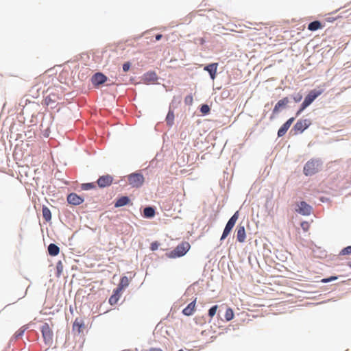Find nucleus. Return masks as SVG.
<instances>
[{"label":"nucleus","mask_w":351,"mask_h":351,"mask_svg":"<svg viewBox=\"0 0 351 351\" xmlns=\"http://www.w3.org/2000/svg\"><path fill=\"white\" fill-rule=\"evenodd\" d=\"M43 218L46 221H49L51 219V213L48 207L43 206L42 208Z\"/></svg>","instance_id":"4be33fe9"},{"label":"nucleus","mask_w":351,"mask_h":351,"mask_svg":"<svg viewBox=\"0 0 351 351\" xmlns=\"http://www.w3.org/2000/svg\"><path fill=\"white\" fill-rule=\"evenodd\" d=\"M289 102V99L287 97L282 98L279 100L275 105L273 109V114H276L279 112L281 108H285Z\"/></svg>","instance_id":"4468645a"},{"label":"nucleus","mask_w":351,"mask_h":351,"mask_svg":"<svg viewBox=\"0 0 351 351\" xmlns=\"http://www.w3.org/2000/svg\"><path fill=\"white\" fill-rule=\"evenodd\" d=\"M337 278L336 276H332L330 278H323L321 280V282H323V283H327V282H331L334 280H336Z\"/></svg>","instance_id":"2f4dec72"},{"label":"nucleus","mask_w":351,"mask_h":351,"mask_svg":"<svg viewBox=\"0 0 351 351\" xmlns=\"http://www.w3.org/2000/svg\"><path fill=\"white\" fill-rule=\"evenodd\" d=\"M185 103L191 104L193 102V97L191 95H188L185 97Z\"/></svg>","instance_id":"72a5a7b5"},{"label":"nucleus","mask_w":351,"mask_h":351,"mask_svg":"<svg viewBox=\"0 0 351 351\" xmlns=\"http://www.w3.org/2000/svg\"><path fill=\"white\" fill-rule=\"evenodd\" d=\"M239 218V211H237L228 220L221 237V241L225 239L232 231Z\"/></svg>","instance_id":"39448f33"},{"label":"nucleus","mask_w":351,"mask_h":351,"mask_svg":"<svg viewBox=\"0 0 351 351\" xmlns=\"http://www.w3.org/2000/svg\"><path fill=\"white\" fill-rule=\"evenodd\" d=\"M302 95L301 94H298L296 96L293 97V100L295 102H299L302 100Z\"/></svg>","instance_id":"f704fd0d"},{"label":"nucleus","mask_w":351,"mask_h":351,"mask_svg":"<svg viewBox=\"0 0 351 351\" xmlns=\"http://www.w3.org/2000/svg\"><path fill=\"white\" fill-rule=\"evenodd\" d=\"M200 110L203 114H207L210 111V108L208 105H202Z\"/></svg>","instance_id":"c756f323"},{"label":"nucleus","mask_w":351,"mask_h":351,"mask_svg":"<svg viewBox=\"0 0 351 351\" xmlns=\"http://www.w3.org/2000/svg\"><path fill=\"white\" fill-rule=\"evenodd\" d=\"M321 166L322 162L320 160L311 159L304 166V174L306 176H311L319 171Z\"/></svg>","instance_id":"f257e3e1"},{"label":"nucleus","mask_w":351,"mask_h":351,"mask_svg":"<svg viewBox=\"0 0 351 351\" xmlns=\"http://www.w3.org/2000/svg\"><path fill=\"white\" fill-rule=\"evenodd\" d=\"M295 120V118L294 117H291L290 119H289L280 128V129L278 130V137H282L283 136L286 132H287V130H289V128H290V126L291 125V124L293 123V122Z\"/></svg>","instance_id":"9b49d317"},{"label":"nucleus","mask_w":351,"mask_h":351,"mask_svg":"<svg viewBox=\"0 0 351 351\" xmlns=\"http://www.w3.org/2000/svg\"><path fill=\"white\" fill-rule=\"evenodd\" d=\"M130 68V63L129 62H125L123 64V70L124 72L128 71Z\"/></svg>","instance_id":"473e14b6"},{"label":"nucleus","mask_w":351,"mask_h":351,"mask_svg":"<svg viewBox=\"0 0 351 351\" xmlns=\"http://www.w3.org/2000/svg\"><path fill=\"white\" fill-rule=\"evenodd\" d=\"M67 202L72 205L77 206L84 202V199L75 193H70L67 196Z\"/></svg>","instance_id":"1a4fd4ad"},{"label":"nucleus","mask_w":351,"mask_h":351,"mask_svg":"<svg viewBox=\"0 0 351 351\" xmlns=\"http://www.w3.org/2000/svg\"><path fill=\"white\" fill-rule=\"evenodd\" d=\"M195 304H196L195 300H193V302H191V303H189L188 304V306L183 309V311H182L183 314L186 316H190V315H193L195 310Z\"/></svg>","instance_id":"f3484780"},{"label":"nucleus","mask_w":351,"mask_h":351,"mask_svg":"<svg viewBox=\"0 0 351 351\" xmlns=\"http://www.w3.org/2000/svg\"><path fill=\"white\" fill-rule=\"evenodd\" d=\"M130 199H129L128 197L122 196L116 201V202L114 204V206L116 208L121 207V206L128 204L130 203Z\"/></svg>","instance_id":"6ab92c4d"},{"label":"nucleus","mask_w":351,"mask_h":351,"mask_svg":"<svg viewBox=\"0 0 351 351\" xmlns=\"http://www.w3.org/2000/svg\"><path fill=\"white\" fill-rule=\"evenodd\" d=\"M157 247H158V245H157L156 243H152V244L151 249H152V250H156V249H157Z\"/></svg>","instance_id":"c9c22d12"},{"label":"nucleus","mask_w":351,"mask_h":351,"mask_svg":"<svg viewBox=\"0 0 351 351\" xmlns=\"http://www.w3.org/2000/svg\"><path fill=\"white\" fill-rule=\"evenodd\" d=\"M41 332L45 343L51 344L53 341V331L51 330L49 325L45 323L41 326Z\"/></svg>","instance_id":"423d86ee"},{"label":"nucleus","mask_w":351,"mask_h":351,"mask_svg":"<svg viewBox=\"0 0 351 351\" xmlns=\"http://www.w3.org/2000/svg\"><path fill=\"white\" fill-rule=\"evenodd\" d=\"M300 226L302 230L305 232H307L310 228V224L308 221H302Z\"/></svg>","instance_id":"cd10ccee"},{"label":"nucleus","mask_w":351,"mask_h":351,"mask_svg":"<svg viewBox=\"0 0 351 351\" xmlns=\"http://www.w3.org/2000/svg\"><path fill=\"white\" fill-rule=\"evenodd\" d=\"M217 63H212L204 67V70L208 71L212 79H215L217 73Z\"/></svg>","instance_id":"dca6fc26"},{"label":"nucleus","mask_w":351,"mask_h":351,"mask_svg":"<svg viewBox=\"0 0 351 351\" xmlns=\"http://www.w3.org/2000/svg\"><path fill=\"white\" fill-rule=\"evenodd\" d=\"M246 234L245 230L243 226L239 225L237 228V240L239 243H243L245 241Z\"/></svg>","instance_id":"2eb2a0df"},{"label":"nucleus","mask_w":351,"mask_h":351,"mask_svg":"<svg viewBox=\"0 0 351 351\" xmlns=\"http://www.w3.org/2000/svg\"><path fill=\"white\" fill-rule=\"evenodd\" d=\"M296 211L302 215H309L311 212V206L307 204L305 202H300Z\"/></svg>","instance_id":"f8f14e48"},{"label":"nucleus","mask_w":351,"mask_h":351,"mask_svg":"<svg viewBox=\"0 0 351 351\" xmlns=\"http://www.w3.org/2000/svg\"><path fill=\"white\" fill-rule=\"evenodd\" d=\"M121 295V291L118 289L114 290L113 294L109 298V303L111 305H114L119 300Z\"/></svg>","instance_id":"a211bd4d"},{"label":"nucleus","mask_w":351,"mask_h":351,"mask_svg":"<svg viewBox=\"0 0 351 351\" xmlns=\"http://www.w3.org/2000/svg\"><path fill=\"white\" fill-rule=\"evenodd\" d=\"M149 351H162V350H161L160 348H152L149 349Z\"/></svg>","instance_id":"e433bc0d"},{"label":"nucleus","mask_w":351,"mask_h":351,"mask_svg":"<svg viewBox=\"0 0 351 351\" xmlns=\"http://www.w3.org/2000/svg\"><path fill=\"white\" fill-rule=\"evenodd\" d=\"M341 254H351V246H348L341 250Z\"/></svg>","instance_id":"7c9ffc66"},{"label":"nucleus","mask_w":351,"mask_h":351,"mask_svg":"<svg viewBox=\"0 0 351 351\" xmlns=\"http://www.w3.org/2000/svg\"><path fill=\"white\" fill-rule=\"evenodd\" d=\"M95 187L94 183H86L82 184V189L84 190H88Z\"/></svg>","instance_id":"c85d7f7f"},{"label":"nucleus","mask_w":351,"mask_h":351,"mask_svg":"<svg viewBox=\"0 0 351 351\" xmlns=\"http://www.w3.org/2000/svg\"><path fill=\"white\" fill-rule=\"evenodd\" d=\"M129 285V279L126 276H123L121 278L120 282L117 289L122 291V290Z\"/></svg>","instance_id":"b1692460"},{"label":"nucleus","mask_w":351,"mask_h":351,"mask_svg":"<svg viewBox=\"0 0 351 351\" xmlns=\"http://www.w3.org/2000/svg\"><path fill=\"white\" fill-rule=\"evenodd\" d=\"M162 34H157V35L156 36V40H160V39H161V38H162Z\"/></svg>","instance_id":"4c0bfd02"},{"label":"nucleus","mask_w":351,"mask_h":351,"mask_svg":"<svg viewBox=\"0 0 351 351\" xmlns=\"http://www.w3.org/2000/svg\"><path fill=\"white\" fill-rule=\"evenodd\" d=\"M106 80L107 77L104 74L101 73H97L92 77L91 82L94 86H97L104 84Z\"/></svg>","instance_id":"9d476101"},{"label":"nucleus","mask_w":351,"mask_h":351,"mask_svg":"<svg viewBox=\"0 0 351 351\" xmlns=\"http://www.w3.org/2000/svg\"><path fill=\"white\" fill-rule=\"evenodd\" d=\"M190 247L191 245L188 242H182L174 250L169 253L168 256L171 258L181 257L186 254Z\"/></svg>","instance_id":"7ed1b4c3"},{"label":"nucleus","mask_w":351,"mask_h":351,"mask_svg":"<svg viewBox=\"0 0 351 351\" xmlns=\"http://www.w3.org/2000/svg\"><path fill=\"white\" fill-rule=\"evenodd\" d=\"M48 252L51 256H57L60 252V248L56 244L51 243L48 246Z\"/></svg>","instance_id":"aec40b11"},{"label":"nucleus","mask_w":351,"mask_h":351,"mask_svg":"<svg viewBox=\"0 0 351 351\" xmlns=\"http://www.w3.org/2000/svg\"><path fill=\"white\" fill-rule=\"evenodd\" d=\"M178 351H183V350H178Z\"/></svg>","instance_id":"ea45409f"},{"label":"nucleus","mask_w":351,"mask_h":351,"mask_svg":"<svg viewBox=\"0 0 351 351\" xmlns=\"http://www.w3.org/2000/svg\"><path fill=\"white\" fill-rule=\"evenodd\" d=\"M217 308H218V306L217 305H215V306H212L209 309V311H208V316L210 318H213L214 317V315L216 314Z\"/></svg>","instance_id":"bb28decb"},{"label":"nucleus","mask_w":351,"mask_h":351,"mask_svg":"<svg viewBox=\"0 0 351 351\" xmlns=\"http://www.w3.org/2000/svg\"><path fill=\"white\" fill-rule=\"evenodd\" d=\"M174 112L173 110H169L166 117V122L169 126H172L174 123Z\"/></svg>","instance_id":"5701e85b"},{"label":"nucleus","mask_w":351,"mask_h":351,"mask_svg":"<svg viewBox=\"0 0 351 351\" xmlns=\"http://www.w3.org/2000/svg\"><path fill=\"white\" fill-rule=\"evenodd\" d=\"M128 181L132 187L138 188L143 185L145 179L141 173H134L128 176Z\"/></svg>","instance_id":"20e7f679"},{"label":"nucleus","mask_w":351,"mask_h":351,"mask_svg":"<svg viewBox=\"0 0 351 351\" xmlns=\"http://www.w3.org/2000/svg\"><path fill=\"white\" fill-rule=\"evenodd\" d=\"M155 210L154 208L148 206L143 210V216L146 218H152L155 215Z\"/></svg>","instance_id":"412c9836"},{"label":"nucleus","mask_w":351,"mask_h":351,"mask_svg":"<svg viewBox=\"0 0 351 351\" xmlns=\"http://www.w3.org/2000/svg\"><path fill=\"white\" fill-rule=\"evenodd\" d=\"M322 90H311L304 98V100L302 102L300 108L296 112V116H299L302 113V112L308 106H310L317 97L322 94Z\"/></svg>","instance_id":"f03ea898"},{"label":"nucleus","mask_w":351,"mask_h":351,"mask_svg":"<svg viewBox=\"0 0 351 351\" xmlns=\"http://www.w3.org/2000/svg\"><path fill=\"white\" fill-rule=\"evenodd\" d=\"M224 317L226 320L228 322L233 319L234 312L231 308L229 307L226 309Z\"/></svg>","instance_id":"a878e982"},{"label":"nucleus","mask_w":351,"mask_h":351,"mask_svg":"<svg viewBox=\"0 0 351 351\" xmlns=\"http://www.w3.org/2000/svg\"><path fill=\"white\" fill-rule=\"evenodd\" d=\"M85 328L84 321L81 318H76L73 324V330L78 334L81 333Z\"/></svg>","instance_id":"ddd939ff"},{"label":"nucleus","mask_w":351,"mask_h":351,"mask_svg":"<svg viewBox=\"0 0 351 351\" xmlns=\"http://www.w3.org/2000/svg\"><path fill=\"white\" fill-rule=\"evenodd\" d=\"M113 181V178L110 175H105L101 176L97 181L98 186L100 188H104L110 186Z\"/></svg>","instance_id":"6e6552de"},{"label":"nucleus","mask_w":351,"mask_h":351,"mask_svg":"<svg viewBox=\"0 0 351 351\" xmlns=\"http://www.w3.org/2000/svg\"><path fill=\"white\" fill-rule=\"evenodd\" d=\"M311 124V121L309 119H300L293 126V130L296 132L302 133L306 128H308Z\"/></svg>","instance_id":"0eeeda50"},{"label":"nucleus","mask_w":351,"mask_h":351,"mask_svg":"<svg viewBox=\"0 0 351 351\" xmlns=\"http://www.w3.org/2000/svg\"><path fill=\"white\" fill-rule=\"evenodd\" d=\"M351 267V262L348 265Z\"/></svg>","instance_id":"58836bf2"},{"label":"nucleus","mask_w":351,"mask_h":351,"mask_svg":"<svg viewBox=\"0 0 351 351\" xmlns=\"http://www.w3.org/2000/svg\"><path fill=\"white\" fill-rule=\"evenodd\" d=\"M322 25L318 21H315L308 24V29L310 31H315L322 28Z\"/></svg>","instance_id":"393cba45"}]
</instances>
